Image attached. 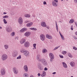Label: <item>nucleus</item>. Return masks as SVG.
I'll return each instance as SVG.
<instances>
[{
    "instance_id": "f257e3e1",
    "label": "nucleus",
    "mask_w": 77,
    "mask_h": 77,
    "mask_svg": "<svg viewBox=\"0 0 77 77\" xmlns=\"http://www.w3.org/2000/svg\"><path fill=\"white\" fill-rule=\"evenodd\" d=\"M36 59L38 61V62H41L45 66L47 65V62L45 59H41L40 58V55H38L36 57Z\"/></svg>"
},
{
    "instance_id": "f03ea898",
    "label": "nucleus",
    "mask_w": 77,
    "mask_h": 77,
    "mask_svg": "<svg viewBox=\"0 0 77 77\" xmlns=\"http://www.w3.org/2000/svg\"><path fill=\"white\" fill-rule=\"evenodd\" d=\"M8 56L7 54H4L2 55L1 57V59L2 60H6L8 59Z\"/></svg>"
},
{
    "instance_id": "7ed1b4c3",
    "label": "nucleus",
    "mask_w": 77,
    "mask_h": 77,
    "mask_svg": "<svg viewBox=\"0 0 77 77\" xmlns=\"http://www.w3.org/2000/svg\"><path fill=\"white\" fill-rule=\"evenodd\" d=\"M49 57L50 58V60L51 62H53V59H54V55L52 53H50L49 54Z\"/></svg>"
},
{
    "instance_id": "20e7f679",
    "label": "nucleus",
    "mask_w": 77,
    "mask_h": 77,
    "mask_svg": "<svg viewBox=\"0 0 77 77\" xmlns=\"http://www.w3.org/2000/svg\"><path fill=\"white\" fill-rule=\"evenodd\" d=\"M57 3H58V0H54L52 1V4L54 6H57Z\"/></svg>"
},
{
    "instance_id": "39448f33",
    "label": "nucleus",
    "mask_w": 77,
    "mask_h": 77,
    "mask_svg": "<svg viewBox=\"0 0 77 77\" xmlns=\"http://www.w3.org/2000/svg\"><path fill=\"white\" fill-rule=\"evenodd\" d=\"M38 67L39 70L42 71L44 69V67L41 63H38Z\"/></svg>"
},
{
    "instance_id": "423d86ee",
    "label": "nucleus",
    "mask_w": 77,
    "mask_h": 77,
    "mask_svg": "<svg viewBox=\"0 0 77 77\" xmlns=\"http://www.w3.org/2000/svg\"><path fill=\"white\" fill-rule=\"evenodd\" d=\"M24 45L25 47L28 48L30 45V43L28 42H26L24 44Z\"/></svg>"
},
{
    "instance_id": "0eeeda50",
    "label": "nucleus",
    "mask_w": 77,
    "mask_h": 77,
    "mask_svg": "<svg viewBox=\"0 0 77 77\" xmlns=\"http://www.w3.org/2000/svg\"><path fill=\"white\" fill-rule=\"evenodd\" d=\"M30 54V53L29 51H27V50H25L24 52V55L26 57H27V56H29Z\"/></svg>"
},
{
    "instance_id": "6e6552de",
    "label": "nucleus",
    "mask_w": 77,
    "mask_h": 77,
    "mask_svg": "<svg viewBox=\"0 0 77 77\" xmlns=\"http://www.w3.org/2000/svg\"><path fill=\"white\" fill-rule=\"evenodd\" d=\"M13 72L15 74H17L18 73V70L17 68L15 67H14L13 69Z\"/></svg>"
},
{
    "instance_id": "1a4fd4ad",
    "label": "nucleus",
    "mask_w": 77,
    "mask_h": 77,
    "mask_svg": "<svg viewBox=\"0 0 77 77\" xmlns=\"http://www.w3.org/2000/svg\"><path fill=\"white\" fill-rule=\"evenodd\" d=\"M40 38L42 41H44L45 38V36L44 34H42L40 35Z\"/></svg>"
},
{
    "instance_id": "9d476101",
    "label": "nucleus",
    "mask_w": 77,
    "mask_h": 77,
    "mask_svg": "<svg viewBox=\"0 0 77 77\" xmlns=\"http://www.w3.org/2000/svg\"><path fill=\"white\" fill-rule=\"evenodd\" d=\"M23 22V19L21 17H20L18 19V23L20 24H22Z\"/></svg>"
},
{
    "instance_id": "9b49d317",
    "label": "nucleus",
    "mask_w": 77,
    "mask_h": 77,
    "mask_svg": "<svg viewBox=\"0 0 77 77\" xmlns=\"http://www.w3.org/2000/svg\"><path fill=\"white\" fill-rule=\"evenodd\" d=\"M18 55V52L15 51L12 53V56L14 57H16Z\"/></svg>"
},
{
    "instance_id": "f8f14e48",
    "label": "nucleus",
    "mask_w": 77,
    "mask_h": 77,
    "mask_svg": "<svg viewBox=\"0 0 77 77\" xmlns=\"http://www.w3.org/2000/svg\"><path fill=\"white\" fill-rule=\"evenodd\" d=\"M6 30L7 32L9 33L12 30V28L8 26L6 28Z\"/></svg>"
},
{
    "instance_id": "ddd939ff",
    "label": "nucleus",
    "mask_w": 77,
    "mask_h": 77,
    "mask_svg": "<svg viewBox=\"0 0 77 77\" xmlns=\"http://www.w3.org/2000/svg\"><path fill=\"white\" fill-rule=\"evenodd\" d=\"M31 34V32H26L24 34V36H26V37H28Z\"/></svg>"
},
{
    "instance_id": "4468645a",
    "label": "nucleus",
    "mask_w": 77,
    "mask_h": 77,
    "mask_svg": "<svg viewBox=\"0 0 77 77\" xmlns=\"http://www.w3.org/2000/svg\"><path fill=\"white\" fill-rule=\"evenodd\" d=\"M70 65L72 67H74L75 66V63L74 61H71L70 63Z\"/></svg>"
},
{
    "instance_id": "2eb2a0df",
    "label": "nucleus",
    "mask_w": 77,
    "mask_h": 77,
    "mask_svg": "<svg viewBox=\"0 0 77 77\" xmlns=\"http://www.w3.org/2000/svg\"><path fill=\"white\" fill-rule=\"evenodd\" d=\"M46 37L47 39H53L52 36L49 34H46Z\"/></svg>"
},
{
    "instance_id": "dca6fc26",
    "label": "nucleus",
    "mask_w": 77,
    "mask_h": 77,
    "mask_svg": "<svg viewBox=\"0 0 77 77\" xmlns=\"http://www.w3.org/2000/svg\"><path fill=\"white\" fill-rule=\"evenodd\" d=\"M26 40L25 38H22L20 41V44H23L25 43Z\"/></svg>"
},
{
    "instance_id": "f3484780",
    "label": "nucleus",
    "mask_w": 77,
    "mask_h": 77,
    "mask_svg": "<svg viewBox=\"0 0 77 77\" xmlns=\"http://www.w3.org/2000/svg\"><path fill=\"white\" fill-rule=\"evenodd\" d=\"M1 73L2 75H5V74H6V71L4 69H2L1 70Z\"/></svg>"
},
{
    "instance_id": "a211bd4d",
    "label": "nucleus",
    "mask_w": 77,
    "mask_h": 77,
    "mask_svg": "<svg viewBox=\"0 0 77 77\" xmlns=\"http://www.w3.org/2000/svg\"><path fill=\"white\" fill-rule=\"evenodd\" d=\"M23 69L24 71H25V72H28V67L26 65H25L23 67Z\"/></svg>"
},
{
    "instance_id": "6ab92c4d",
    "label": "nucleus",
    "mask_w": 77,
    "mask_h": 77,
    "mask_svg": "<svg viewBox=\"0 0 77 77\" xmlns=\"http://www.w3.org/2000/svg\"><path fill=\"white\" fill-rule=\"evenodd\" d=\"M41 26L42 27H44L47 26V25L44 22H42L41 23Z\"/></svg>"
},
{
    "instance_id": "aec40b11",
    "label": "nucleus",
    "mask_w": 77,
    "mask_h": 77,
    "mask_svg": "<svg viewBox=\"0 0 77 77\" xmlns=\"http://www.w3.org/2000/svg\"><path fill=\"white\" fill-rule=\"evenodd\" d=\"M62 63L64 68H68L67 64H66V63H65V62H62Z\"/></svg>"
},
{
    "instance_id": "412c9836",
    "label": "nucleus",
    "mask_w": 77,
    "mask_h": 77,
    "mask_svg": "<svg viewBox=\"0 0 77 77\" xmlns=\"http://www.w3.org/2000/svg\"><path fill=\"white\" fill-rule=\"evenodd\" d=\"M33 24L32 22H30L26 24V26L27 27H31L33 25Z\"/></svg>"
},
{
    "instance_id": "4be33fe9",
    "label": "nucleus",
    "mask_w": 77,
    "mask_h": 77,
    "mask_svg": "<svg viewBox=\"0 0 77 77\" xmlns=\"http://www.w3.org/2000/svg\"><path fill=\"white\" fill-rule=\"evenodd\" d=\"M24 17L26 18H30L31 15L29 14H26L24 15Z\"/></svg>"
},
{
    "instance_id": "5701e85b",
    "label": "nucleus",
    "mask_w": 77,
    "mask_h": 77,
    "mask_svg": "<svg viewBox=\"0 0 77 77\" xmlns=\"http://www.w3.org/2000/svg\"><path fill=\"white\" fill-rule=\"evenodd\" d=\"M46 75V72L45 71H43L42 72V73L41 75L42 77H45Z\"/></svg>"
},
{
    "instance_id": "b1692460",
    "label": "nucleus",
    "mask_w": 77,
    "mask_h": 77,
    "mask_svg": "<svg viewBox=\"0 0 77 77\" xmlns=\"http://www.w3.org/2000/svg\"><path fill=\"white\" fill-rule=\"evenodd\" d=\"M59 33H60V35L61 36V39L62 40H63V41H64L65 40V38H64V36H63L62 35V34L60 33V31L59 32Z\"/></svg>"
},
{
    "instance_id": "393cba45",
    "label": "nucleus",
    "mask_w": 77,
    "mask_h": 77,
    "mask_svg": "<svg viewBox=\"0 0 77 77\" xmlns=\"http://www.w3.org/2000/svg\"><path fill=\"white\" fill-rule=\"evenodd\" d=\"M75 20L73 19H71L69 21V24H72L74 22Z\"/></svg>"
},
{
    "instance_id": "a878e982",
    "label": "nucleus",
    "mask_w": 77,
    "mask_h": 77,
    "mask_svg": "<svg viewBox=\"0 0 77 77\" xmlns=\"http://www.w3.org/2000/svg\"><path fill=\"white\" fill-rule=\"evenodd\" d=\"M4 47L5 50H8V48H9V45L6 44L4 45Z\"/></svg>"
},
{
    "instance_id": "bb28decb",
    "label": "nucleus",
    "mask_w": 77,
    "mask_h": 77,
    "mask_svg": "<svg viewBox=\"0 0 77 77\" xmlns=\"http://www.w3.org/2000/svg\"><path fill=\"white\" fill-rule=\"evenodd\" d=\"M27 30V28H23V29H21L20 30V31L21 32H23L24 31H26Z\"/></svg>"
},
{
    "instance_id": "cd10ccee",
    "label": "nucleus",
    "mask_w": 77,
    "mask_h": 77,
    "mask_svg": "<svg viewBox=\"0 0 77 77\" xmlns=\"http://www.w3.org/2000/svg\"><path fill=\"white\" fill-rule=\"evenodd\" d=\"M23 77H29V74L27 73H25L23 74Z\"/></svg>"
},
{
    "instance_id": "c85d7f7f",
    "label": "nucleus",
    "mask_w": 77,
    "mask_h": 77,
    "mask_svg": "<svg viewBox=\"0 0 77 77\" xmlns=\"http://www.w3.org/2000/svg\"><path fill=\"white\" fill-rule=\"evenodd\" d=\"M46 52H47V50L46 49H44L42 50V53H45Z\"/></svg>"
},
{
    "instance_id": "c756f323",
    "label": "nucleus",
    "mask_w": 77,
    "mask_h": 77,
    "mask_svg": "<svg viewBox=\"0 0 77 77\" xmlns=\"http://www.w3.org/2000/svg\"><path fill=\"white\" fill-rule=\"evenodd\" d=\"M15 35V32H13L11 33V36H14Z\"/></svg>"
},
{
    "instance_id": "7c9ffc66",
    "label": "nucleus",
    "mask_w": 77,
    "mask_h": 77,
    "mask_svg": "<svg viewBox=\"0 0 77 77\" xmlns=\"http://www.w3.org/2000/svg\"><path fill=\"white\" fill-rule=\"evenodd\" d=\"M21 59V55H19L17 58V59Z\"/></svg>"
},
{
    "instance_id": "2f4dec72",
    "label": "nucleus",
    "mask_w": 77,
    "mask_h": 77,
    "mask_svg": "<svg viewBox=\"0 0 77 77\" xmlns=\"http://www.w3.org/2000/svg\"><path fill=\"white\" fill-rule=\"evenodd\" d=\"M36 44H33V47L34 48L33 49H36Z\"/></svg>"
},
{
    "instance_id": "473e14b6",
    "label": "nucleus",
    "mask_w": 77,
    "mask_h": 77,
    "mask_svg": "<svg viewBox=\"0 0 77 77\" xmlns=\"http://www.w3.org/2000/svg\"><path fill=\"white\" fill-rule=\"evenodd\" d=\"M59 47H60V46H59L58 47L55 48L53 50V51H55V50H57V49H58V48H59Z\"/></svg>"
},
{
    "instance_id": "72a5a7b5",
    "label": "nucleus",
    "mask_w": 77,
    "mask_h": 77,
    "mask_svg": "<svg viewBox=\"0 0 77 77\" xmlns=\"http://www.w3.org/2000/svg\"><path fill=\"white\" fill-rule=\"evenodd\" d=\"M24 49H22L20 50V52L21 53H24Z\"/></svg>"
},
{
    "instance_id": "f704fd0d",
    "label": "nucleus",
    "mask_w": 77,
    "mask_h": 77,
    "mask_svg": "<svg viewBox=\"0 0 77 77\" xmlns=\"http://www.w3.org/2000/svg\"><path fill=\"white\" fill-rule=\"evenodd\" d=\"M3 21H4V23L5 24H7V21H6V20L5 19H4L3 20Z\"/></svg>"
},
{
    "instance_id": "c9c22d12",
    "label": "nucleus",
    "mask_w": 77,
    "mask_h": 77,
    "mask_svg": "<svg viewBox=\"0 0 77 77\" xmlns=\"http://www.w3.org/2000/svg\"><path fill=\"white\" fill-rule=\"evenodd\" d=\"M68 56L70 57H72V55L70 53H69L68 54Z\"/></svg>"
},
{
    "instance_id": "e433bc0d",
    "label": "nucleus",
    "mask_w": 77,
    "mask_h": 77,
    "mask_svg": "<svg viewBox=\"0 0 77 77\" xmlns=\"http://www.w3.org/2000/svg\"><path fill=\"white\" fill-rule=\"evenodd\" d=\"M9 17V16H8L5 15V16H4L3 17V18H8Z\"/></svg>"
},
{
    "instance_id": "4c0bfd02",
    "label": "nucleus",
    "mask_w": 77,
    "mask_h": 77,
    "mask_svg": "<svg viewBox=\"0 0 77 77\" xmlns=\"http://www.w3.org/2000/svg\"><path fill=\"white\" fill-rule=\"evenodd\" d=\"M11 3L13 5H16L17 4L15 1H12Z\"/></svg>"
},
{
    "instance_id": "58836bf2",
    "label": "nucleus",
    "mask_w": 77,
    "mask_h": 77,
    "mask_svg": "<svg viewBox=\"0 0 77 77\" xmlns=\"http://www.w3.org/2000/svg\"><path fill=\"white\" fill-rule=\"evenodd\" d=\"M66 53H67L66 51H63L62 52V54H66Z\"/></svg>"
},
{
    "instance_id": "ea45409f",
    "label": "nucleus",
    "mask_w": 77,
    "mask_h": 77,
    "mask_svg": "<svg viewBox=\"0 0 77 77\" xmlns=\"http://www.w3.org/2000/svg\"><path fill=\"white\" fill-rule=\"evenodd\" d=\"M73 49L76 51L77 50V48L75 46L73 47Z\"/></svg>"
},
{
    "instance_id": "a19ab883",
    "label": "nucleus",
    "mask_w": 77,
    "mask_h": 77,
    "mask_svg": "<svg viewBox=\"0 0 77 77\" xmlns=\"http://www.w3.org/2000/svg\"><path fill=\"white\" fill-rule=\"evenodd\" d=\"M15 39L16 41H17V40H18V39H19V37H18V36L16 37L15 38Z\"/></svg>"
},
{
    "instance_id": "79ce46f5",
    "label": "nucleus",
    "mask_w": 77,
    "mask_h": 77,
    "mask_svg": "<svg viewBox=\"0 0 77 77\" xmlns=\"http://www.w3.org/2000/svg\"><path fill=\"white\" fill-rule=\"evenodd\" d=\"M73 38H74V39H75V40H76L77 39V37L75 36H73Z\"/></svg>"
},
{
    "instance_id": "37998d69",
    "label": "nucleus",
    "mask_w": 77,
    "mask_h": 77,
    "mask_svg": "<svg viewBox=\"0 0 77 77\" xmlns=\"http://www.w3.org/2000/svg\"><path fill=\"white\" fill-rule=\"evenodd\" d=\"M44 70V71H47V70H48V69L46 67L45 68Z\"/></svg>"
},
{
    "instance_id": "c03bdc74",
    "label": "nucleus",
    "mask_w": 77,
    "mask_h": 77,
    "mask_svg": "<svg viewBox=\"0 0 77 77\" xmlns=\"http://www.w3.org/2000/svg\"><path fill=\"white\" fill-rule=\"evenodd\" d=\"M59 56L60 57V58H63V56L62 55H59Z\"/></svg>"
},
{
    "instance_id": "a18cd8bd",
    "label": "nucleus",
    "mask_w": 77,
    "mask_h": 77,
    "mask_svg": "<svg viewBox=\"0 0 77 77\" xmlns=\"http://www.w3.org/2000/svg\"><path fill=\"white\" fill-rule=\"evenodd\" d=\"M71 29L72 30H73V26H71Z\"/></svg>"
},
{
    "instance_id": "49530a36",
    "label": "nucleus",
    "mask_w": 77,
    "mask_h": 77,
    "mask_svg": "<svg viewBox=\"0 0 77 77\" xmlns=\"http://www.w3.org/2000/svg\"><path fill=\"white\" fill-rule=\"evenodd\" d=\"M43 5H47V3H46V2L45 1L44 2Z\"/></svg>"
},
{
    "instance_id": "de8ad7c7",
    "label": "nucleus",
    "mask_w": 77,
    "mask_h": 77,
    "mask_svg": "<svg viewBox=\"0 0 77 77\" xmlns=\"http://www.w3.org/2000/svg\"><path fill=\"white\" fill-rule=\"evenodd\" d=\"M75 26L76 27H77V22H75Z\"/></svg>"
},
{
    "instance_id": "09e8293b",
    "label": "nucleus",
    "mask_w": 77,
    "mask_h": 77,
    "mask_svg": "<svg viewBox=\"0 0 77 77\" xmlns=\"http://www.w3.org/2000/svg\"><path fill=\"white\" fill-rule=\"evenodd\" d=\"M33 30H37V29L35 28H33Z\"/></svg>"
},
{
    "instance_id": "8fccbe9b",
    "label": "nucleus",
    "mask_w": 77,
    "mask_h": 77,
    "mask_svg": "<svg viewBox=\"0 0 77 77\" xmlns=\"http://www.w3.org/2000/svg\"><path fill=\"white\" fill-rule=\"evenodd\" d=\"M37 75L38 76V77H39V76H40V75H41V74H40V73H38L37 74Z\"/></svg>"
},
{
    "instance_id": "3c124183",
    "label": "nucleus",
    "mask_w": 77,
    "mask_h": 77,
    "mask_svg": "<svg viewBox=\"0 0 77 77\" xmlns=\"http://www.w3.org/2000/svg\"><path fill=\"white\" fill-rule=\"evenodd\" d=\"M74 2L75 3H77V0H74Z\"/></svg>"
},
{
    "instance_id": "603ef678",
    "label": "nucleus",
    "mask_w": 77,
    "mask_h": 77,
    "mask_svg": "<svg viewBox=\"0 0 77 77\" xmlns=\"http://www.w3.org/2000/svg\"><path fill=\"white\" fill-rule=\"evenodd\" d=\"M28 22H29V21H28V20H26L25 21V23H28Z\"/></svg>"
},
{
    "instance_id": "864d4df0",
    "label": "nucleus",
    "mask_w": 77,
    "mask_h": 77,
    "mask_svg": "<svg viewBox=\"0 0 77 77\" xmlns=\"http://www.w3.org/2000/svg\"><path fill=\"white\" fill-rule=\"evenodd\" d=\"M56 74V72H54L52 73V74H53V75H54V74Z\"/></svg>"
},
{
    "instance_id": "5fc2aeb1",
    "label": "nucleus",
    "mask_w": 77,
    "mask_h": 77,
    "mask_svg": "<svg viewBox=\"0 0 77 77\" xmlns=\"http://www.w3.org/2000/svg\"><path fill=\"white\" fill-rule=\"evenodd\" d=\"M29 29H30V30H33V28H29Z\"/></svg>"
},
{
    "instance_id": "6e6d98bb",
    "label": "nucleus",
    "mask_w": 77,
    "mask_h": 77,
    "mask_svg": "<svg viewBox=\"0 0 77 77\" xmlns=\"http://www.w3.org/2000/svg\"><path fill=\"white\" fill-rule=\"evenodd\" d=\"M32 17H34V18H35V15H32Z\"/></svg>"
},
{
    "instance_id": "4d7b16f0",
    "label": "nucleus",
    "mask_w": 77,
    "mask_h": 77,
    "mask_svg": "<svg viewBox=\"0 0 77 77\" xmlns=\"http://www.w3.org/2000/svg\"><path fill=\"white\" fill-rule=\"evenodd\" d=\"M75 35H77V32H75Z\"/></svg>"
},
{
    "instance_id": "13d9d810",
    "label": "nucleus",
    "mask_w": 77,
    "mask_h": 77,
    "mask_svg": "<svg viewBox=\"0 0 77 77\" xmlns=\"http://www.w3.org/2000/svg\"><path fill=\"white\" fill-rule=\"evenodd\" d=\"M56 27L57 26V22H56Z\"/></svg>"
},
{
    "instance_id": "bf43d9fd",
    "label": "nucleus",
    "mask_w": 77,
    "mask_h": 77,
    "mask_svg": "<svg viewBox=\"0 0 77 77\" xmlns=\"http://www.w3.org/2000/svg\"><path fill=\"white\" fill-rule=\"evenodd\" d=\"M30 77H34L33 75H31L30 76Z\"/></svg>"
},
{
    "instance_id": "052dcab7",
    "label": "nucleus",
    "mask_w": 77,
    "mask_h": 77,
    "mask_svg": "<svg viewBox=\"0 0 77 77\" xmlns=\"http://www.w3.org/2000/svg\"><path fill=\"white\" fill-rule=\"evenodd\" d=\"M56 30H57V32H58V28H57V29H56Z\"/></svg>"
},
{
    "instance_id": "680f3d73",
    "label": "nucleus",
    "mask_w": 77,
    "mask_h": 77,
    "mask_svg": "<svg viewBox=\"0 0 77 77\" xmlns=\"http://www.w3.org/2000/svg\"><path fill=\"white\" fill-rule=\"evenodd\" d=\"M6 12H4V13H3V14H6Z\"/></svg>"
},
{
    "instance_id": "e2e57ef3",
    "label": "nucleus",
    "mask_w": 77,
    "mask_h": 77,
    "mask_svg": "<svg viewBox=\"0 0 77 77\" xmlns=\"http://www.w3.org/2000/svg\"><path fill=\"white\" fill-rule=\"evenodd\" d=\"M0 29H2V27L1 26H0Z\"/></svg>"
},
{
    "instance_id": "0e129e2a",
    "label": "nucleus",
    "mask_w": 77,
    "mask_h": 77,
    "mask_svg": "<svg viewBox=\"0 0 77 77\" xmlns=\"http://www.w3.org/2000/svg\"><path fill=\"white\" fill-rule=\"evenodd\" d=\"M56 29H58V26H56Z\"/></svg>"
},
{
    "instance_id": "69168bd1",
    "label": "nucleus",
    "mask_w": 77,
    "mask_h": 77,
    "mask_svg": "<svg viewBox=\"0 0 77 77\" xmlns=\"http://www.w3.org/2000/svg\"><path fill=\"white\" fill-rule=\"evenodd\" d=\"M66 1L67 2H68V0H66Z\"/></svg>"
},
{
    "instance_id": "338daca9",
    "label": "nucleus",
    "mask_w": 77,
    "mask_h": 77,
    "mask_svg": "<svg viewBox=\"0 0 77 77\" xmlns=\"http://www.w3.org/2000/svg\"><path fill=\"white\" fill-rule=\"evenodd\" d=\"M60 23H62V22L60 21H59Z\"/></svg>"
},
{
    "instance_id": "774afa93",
    "label": "nucleus",
    "mask_w": 77,
    "mask_h": 77,
    "mask_svg": "<svg viewBox=\"0 0 77 77\" xmlns=\"http://www.w3.org/2000/svg\"><path fill=\"white\" fill-rule=\"evenodd\" d=\"M63 1V0H61V1L62 2Z\"/></svg>"
}]
</instances>
